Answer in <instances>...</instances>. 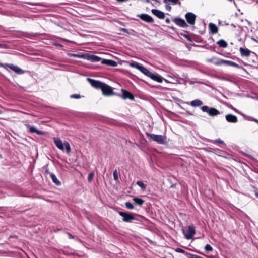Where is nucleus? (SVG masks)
<instances>
[{"instance_id":"15","label":"nucleus","mask_w":258,"mask_h":258,"mask_svg":"<svg viewBox=\"0 0 258 258\" xmlns=\"http://www.w3.org/2000/svg\"><path fill=\"white\" fill-rule=\"evenodd\" d=\"M102 63L112 67H116L117 65L116 62L109 59H103L102 60Z\"/></svg>"},{"instance_id":"14","label":"nucleus","mask_w":258,"mask_h":258,"mask_svg":"<svg viewBox=\"0 0 258 258\" xmlns=\"http://www.w3.org/2000/svg\"><path fill=\"white\" fill-rule=\"evenodd\" d=\"M152 13L160 19H163L164 18L165 15L163 12L156 9H152Z\"/></svg>"},{"instance_id":"22","label":"nucleus","mask_w":258,"mask_h":258,"mask_svg":"<svg viewBox=\"0 0 258 258\" xmlns=\"http://www.w3.org/2000/svg\"><path fill=\"white\" fill-rule=\"evenodd\" d=\"M222 62H223V64H224L226 66H233V67L237 66V64L236 63H235V62H232L231 61L223 60Z\"/></svg>"},{"instance_id":"13","label":"nucleus","mask_w":258,"mask_h":258,"mask_svg":"<svg viewBox=\"0 0 258 258\" xmlns=\"http://www.w3.org/2000/svg\"><path fill=\"white\" fill-rule=\"evenodd\" d=\"M226 119L229 122L235 123L237 122V118L232 114H228L226 116Z\"/></svg>"},{"instance_id":"30","label":"nucleus","mask_w":258,"mask_h":258,"mask_svg":"<svg viewBox=\"0 0 258 258\" xmlns=\"http://www.w3.org/2000/svg\"><path fill=\"white\" fill-rule=\"evenodd\" d=\"M210 109V108H209L207 106H204L201 108V109L203 112H207L208 113L209 112Z\"/></svg>"},{"instance_id":"11","label":"nucleus","mask_w":258,"mask_h":258,"mask_svg":"<svg viewBox=\"0 0 258 258\" xmlns=\"http://www.w3.org/2000/svg\"><path fill=\"white\" fill-rule=\"evenodd\" d=\"M25 125L29 129V131L31 133H36L38 135H43L44 134V132L36 129L34 127L31 126L29 124H26Z\"/></svg>"},{"instance_id":"1","label":"nucleus","mask_w":258,"mask_h":258,"mask_svg":"<svg viewBox=\"0 0 258 258\" xmlns=\"http://www.w3.org/2000/svg\"><path fill=\"white\" fill-rule=\"evenodd\" d=\"M87 80L93 87L96 89H100L104 95L111 96L113 94L112 88L109 85L90 78H87Z\"/></svg>"},{"instance_id":"12","label":"nucleus","mask_w":258,"mask_h":258,"mask_svg":"<svg viewBox=\"0 0 258 258\" xmlns=\"http://www.w3.org/2000/svg\"><path fill=\"white\" fill-rule=\"evenodd\" d=\"M139 17L143 20L147 22H153V19L150 16L147 14H141L139 16Z\"/></svg>"},{"instance_id":"6","label":"nucleus","mask_w":258,"mask_h":258,"mask_svg":"<svg viewBox=\"0 0 258 258\" xmlns=\"http://www.w3.org/2000/svg\"><path fill=\"white\" fill-rule=\"evenodd\" d=\"M183 232L185 234V236L187 239H191L195 234V230L193 226H189L187 227L186 231L185 232L183 230Z\"/></svg>"},{"instance_id":"38","label":"nucleus","mask_w":258,"mask_h":258,"mask_svg":"<svg viewBox=\"0 0 258 258\" xmlns=\"http://www.w3.org/2000/svg\"><path fill=\"white\" fill-rule=\"evenodd\" d=\"M228 1H230V2H233L235 3V2H234V0H228Z\"/></svg>"},{"instance_id":"18","label":"nucleus","mask_w":258,"mask_h":258,"mask_svg":"<svg viewBox=\"0 0 258 258\" xmlns=\"http://www.w3.org/2000/svg\"><path fill=\"white\" fill-rule=\"evenodd\" d=\"M175 23L177 25H178L179 26H180L181 27H184L185 26H186L185 21L182 19H180V18L176 19L175 20Z\"/></svg>"},{"instance_id":"25","label":"nucleus","mask_w":258,"mask_h":258,"mask_svg":"<svg viewBox=\"0 0 258 258\" xmlns=\"http://www.w3.org/2000/svg\"><path fill=\"white\" fill-rule=\"evenodd\" d=\"M133 201L135 202V203L139 205H142L144 203V201L140 198H135L133 199Z\"/></svg>"},{"instance_id":"20","label":"nucleus","mask_w":258,"mask_h":258,"mask_svg":"<svg viewBox=\"0 0 258 258\" xmlns=\"http://www.w3.org/2000/svg\"><path fill=\"white\" fill-rule=\"evenodd\" d=\"M190 104L194 107L200 106L203 104V102L200 100L196 99L190 102Z\"/></svg>"},{"instance_id":"33","label":"nucleus","mask_w":258,"mask_h":258,"mask_svg":"<svg viewBox=\"0 0 258 258\" xmlns=\"http://www.w3.org/2000/svg\"><path fill=\"white\" fill-rule=\"evenodd\" d=\"M71 98L74 99H80L81 98V96L79 94H73L71 95Z\"/></svg>"},{"instance_id":"9","label":"nucleus","mask_w":258,"mask_h":258,"mask_svg":"<svg viewBox=\"0 0 258 258\" xmlns=\"http://www.w3.org/2000/svg\"><path fill=\"white\" fill-rule=\"evenodd\" d=\"M121 92L122 93V95L121 96L122 98H123V99H129L132 100H134V96L130 92L124 89H122Z\"/></svg>"},{"instance_id":"8","label":"nucleus","mask_w":258,"mask_h":258,"mask_svg":"<svg viewBox=\"0 0 258 258\" xmlns=\"http://www.w3.org/2000/svg\"><path fill=\"white\" fill-rule=\"evenodd\" d=\"M83 57L88 60L91 61V62H98L101 60V58L99 57L94 55L86 54L83 56Z\"/></svg>"},{"instance_id":"10","label":"nucleus","mask_w":258,"mask_h":258,"mask_svg":"<svg viewBox=\"0 0 258 258\" xmlns=\"http://www.w3.org/2000/svg\"><path fill=\"white\" fill-rule=\"evenodd\" d=\"M187 21L191 25L195 24L196 16L192 13H188L185 15Z\"/></svg>"},{"instance_id":"37","label":"nucleus","mask_w":258,"mask_h":258,"mask_svg":"<svg viewBox=\"0 0 258 258\" xmlns=\"http://www.w3.org/2000/svg\"><path fill=\"white\" fill-rule=\"evenodd\" d=\"M122 30H123V31H124V32H127V30H126V29H124V28H123V29H122Z\"/></svg>"},{"instance_id":"27","label":"nucleus","mask_w":258,"mask_h":258,"mask_svg":"<svg viewBox=\"0 0 258 258\" xmlns=\"http://www.w3.org/2000/svg\"><path fill=\"white\" fill-rule=\"evenodd\" d=\"M94 173L93 172L90 173L88 177V180L89 182H91L93 179Z\"/></svg>"},{"instance_id":"19","label":"nucleus","mask_w":258,"mask_h":258,"mask_svg":"<svg viewBox=\"0 0 258 258\" xmlns=\"http://www.w3.org/2000/svg\"><path fill=\"white\" fill-rule=\"evenodd\" d=\"M9 67L10 69H11L12 70L15 71L16 73H19V74H22L23 73V71L18 66H14V65H9Z\"/></svg>"},{"instance_id":"34","label":"nucleus","mask_w":258,"mask_h":258,"mask_svg":"<svg viewBox=\"0 0 258 258\" xmlns=\"http://www.w3.org/2000/svg\"><path fill=\"white\" fill-rule=\"evenodd\" d=\"M176 251L180 253H185V251H184L183 249L180 248H177L176 249Z\"/></svg>"},{"instance_id":"35","label":"nucleus","mask_w":258,"mask_h":258,"mask_svg":"<svg viewBox=\"0 0 258 258\" xmlns=\"http://www.w3.org/2000/svg\"><path fill=\"white\" fill-rule=\"evenodd\" d=\"M171 9V6H168V5L166 6V9L167 10H168V11H170Z\"/></svg>"},{"instance_id":"39","label":"nucleus","mask_w":258,"mask_h":258,"mask_svg":"<svg viewBox=\"0 0 258 258\" xmlns=\"http://www.w3.org/2000/svg\"><path fill=\"white\" fill-rule=\"evenodd\" d=\"M1 113H2V111H0V114H1Z\"/></svg>"},{"instance_id":"5","label":"nucleus","mask_w":258,"mask_h":258,"mask_svg":"<svg viewBox=\"0 0 258 258\" xmlns=\"http://www.w3.org/2000/svg\"><path fill=\"white\" fill-rule=\"evenodd\" d=\"M119 214L123 217V221L126 222H131L135 220V217L133 214L123 212H119Z\"/></svg>"},{"instance_id":"24","label":"nucleus","mask_w":258,"mask_h":258,"mask_svg":"<svg viewBox=\"0 0 258 258\" xmlns=\"http://www.w3.org/2000/svg\"><path fill=\"white\" fill-rule=\"evenodd\" d=\"M217 44L219 46L222 48H225L227 46V43L223 40H220L217 42Z\"/></svg>"},{"instance_id":"7","label":"nucleus","mask_w":258,"mask_h":258,"mask_svg":"<svg viewBox=\"0 0 258 258\" xmlns=\"http://www.w3.org/2000/svg\"><path fill=\"white\" fill-rule=\"evenodd\" d=\"M129 64V66L132 68H135L138 70H139L141 72H142L143 74H145L146 70H147L146 68H144L142 65L140 64L137 62H127Z\"/></svg>"},{"instance_id":"31","label":"nucleus","mask_w":258,"mask_h":258,"mask_svg":"<svg viewBox=\"0 0 258 258\" xmlns=\"http://www.w3.org/2000/svg\"><path fill=\"white\" fill-rule=\"evenodd\" d=\"M113 177L115 180L117 181L118 179V172L116 170L113 172Z\"/></svg>"},{"instance_id":"2","label":"nucleus","mask_w":258,"mask_h":258,"mask_svg":"<svg viewBox=\"0 0 258 258\" xmlns=\"http://www.w3.org/2000/svg\"><path fill=\"white\" fill-rule=\"evenodd\" d=\"M53 141L56 147L62 151H66L67 153H69L71 151V147L68 142L62 141L58 138H53Z\"/></svg>"},{"instance_id":"26","label":"nucleus","mask_w":258,"mask_h":258,"mask_svg":"<svg viewBox=\"0 0 258 258\" xmlns=\"http://www.w3.org/2000/svg\"><path fill=\"white\" fill-rule=\"evenodd\" d=\"M137 184L140 186L143 190H145L146 188V185L141 181L137 182Z\"/></svg>"},{"instance_id":"28","label":"nucleus","mask_w":258,"mask_h":258,"mask_svg":"<svg viewBox=\"0 0 258 258\" xmlns=\"http://www.w3.org/2000/svg\"><path fill=\"white\" fill-rule=\"evenodd\" d=\"M125 206L128 209H133L134 208L133 205L128 202L125 203Z\"/></svg>"},{"instance_id":"36","label":"nucleus","mask_w":258,"mask_h":258,"mask_svg":"<svg viewBox=\"0 0 258 258\" xmlns=\"http://www.w3.org/2000/svg\"><path fill=\"white\" fill-rule=\"evenodd\" d=\"M216 141L218 142H219L220 143H223V142L222 141H221V140H220V139L217 140Z\"/></svg>"},{"instance_id":"21","label":"nucleus","mask_w":258,"mask_h":258,"mask_svg":"<svg viewBox=\"0 0 258 258\" xmlns=\"http://www.w3.org/2000/svg\"><path fill=\"white\" fill-rule=\"evenodd\" d=\"M220 114L218 110L214 108H210L208 114L210 116H216Z\"/></svg>"},{"instance_id":"23","label":"nucleus","mask_w":258,"mask_h":258,"mask_svg":"<svg viewBox=\"0 0 258 258\" xmlns=\"http://www.w3.org/2000/svg\"><path fill=\"white\" fill-rule=\"evenodd\" d=\"M50 176H51V178L52 181H53V182L54 183H55L57 185H60V184H61L60 182L57 179L56 176L54 174L51 173L50 174Z\"/></svg>"},{"instance_id":"3","label":"nucleus","mask_w":258,"mask_h":258,"mask_svg":"<svg viewBox=\"0 0 258 258\" xmlns=\"http://www.w3.org/2000/svg\"><path fill=\"white\" fill-rule=\"evenodd\" d=\"M147 135L150 140L155 141L158 144H164L167 142V138L164 136L150 133H147Z\"/></svg>"},{"instance_id":"16","label":"nucleus","mask_w":258,"mask_h":258,"mask_svg":"<svg viewBox=\"0 0 258 258\" xmlns=\"http://www.w3.org/2000/svg\"><path fill=\"white\" fill-rule=\"evenodd\" d=\"M209 30H210V32L212 34H216L217 33L218 28L215 24H214L212 23H210L209 24Z\"/></svg>"},{"instance_id":"32","label":"nucleus","mask_w":258,"mask_h":258,"mask_svg":"<svg viewBox=\"0 0 258 258\" xmlns=\"http://www.w3.org/2000/svg\"><path fill=\"white\" fill-rule=\"evenodd\" d=\"M205 250L206 251L209 252L212 250V247L209 244H207L205 247Z\"/></svg>"},{"instance_id":"29","label":"nucleus","mask_w":258,"mask_h":258,"mask_svg":"<svg viewBox=\"0 0 258 258\" xmlns=\"http://www.w3.org/2000/svg\"><path fill=\"white\" fill-rule=\"evenodd\" d=\"M210 61L212 62L215 65H217V66H219V65H222L223 64V59H220V60H219L218 61H212V60H211Z\"/></svg>"},{"instance_id":"17","label":"nucleus","mask_w":258,"mask_h":258,"mask_svg":"<svg viewBox=\"0 0 258 258\" xmlns=\"http://www.w3.org/2000/svg\"><path fill=\"white\" fill-rule=\"evenodd\" d=\"M240 53L243 56H248L250 55V50L248 49H245L242 47H240L239 49Z\"/></svg>"},{"instance_id":"4","label":"nucleus","mask_w":258,"mask_h":258,"mask_svg":"<svg viewBox=\"0 0 258 258\" xmlns=\"http://www.w3.org/2000/svg\"><path fill=\"white\" fill-rule=\"evenodd\" d=\"M145 75L150 77L153 80H154L158 83H162L163 80V78L158 74H154L150 72L148 70H147L144 74Z\"/></svg>"}]
</instances>
